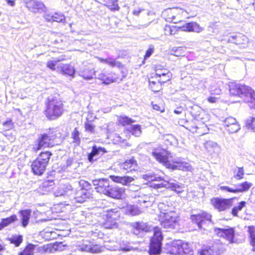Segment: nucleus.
I'll list each match as a JSON object with an SVG mask.
<instances>
[{
    "label": "nucleus",
    "instance_id": "nucleus-1",
    "mask_svg": "<svg viewBox=\"0 0 255 255\" xmlns=\"http://www.w3.org/2000/svg\"><path fill=\"white\" fill-rule=\"evenodd\" d=\"M230 93L233 96L241 98L250 108L255 109V93L250 87L232 83L230 85Z\"/></svg>",
    "mask_w": 255,
    "mask_h": 255
},
{
    "label": "nucleus",
    "instance_id": "nucleus-2",
    "mask_svg": "<svg viewBox=\"0 0 255 255\" xmlns=\"http://www.w3.org/2000/svg\"><path fill=\"white\" fill-rule=\"evenodd\" d=\"M46 105L45 115L49 120L57 119L64 112L63 104L57 98H49Z\"/></svg>",
    "mask_w": 255,
    "mask_h": 255
},
{
    "label": "nucleus",
    "instance_id": "nucleus-3",
    "mask_svg": "<svg viewBox=\"0 0 255 255\" xmlns=\"http://www.w3.org/2000/svg\"><path fill=\"white\" fill-rule=\"evenodd\" d=\"M152 155L160 163L162 164L166 168L172 170H181L183 171H192L193 169L192 167L187 162H182L179 163V165H175L173 163H171L170 161L168 159V157L166 155H163L160 152L156 151H154L152 152Z\"/></svg>",
    "mask_w": 255,
    "mask_h": 255
},
{
    "label": "nucleus",
    "instance_id": "nucleus-4",
    "mask_svg": "<svg viewBox=\"0 0 255 255\" xmlns=\"http://www.w3.org/2000/svg\"><path fill=\"white\" fill-rule=\"evenodd\" d=\"M174 180H165L161 177H155V180L150 183V187L155 189H160L163 188H171L178 192L181 191V186L174 183Z\"/></svg>",
    "mask_w": 255,
    "mask_h": 255
},
{
    "label": "nucleus",
    "instance_id": "nucleus-5",
    "mask_svg": "<svg viewBox=\"0 0 255 255\" xmlns=\"http://www.w3.org/2000/svg\"><path fill=\"white\" fill-rule=\"evenodd\" d=\"M163 236L160 229L158 227L153 229V236L150 240L149 253L153 255H158L161 251L162 241Z\"/></svg>",
    "mask_w": 255,
    "mask_h": 255
},
{
    "label": "nucleus",
    "instance_id": "nucleus-6",
    "mask_svg": "<svg viewBox=\"0 0 255 255\" xmlns=\"http://www.w3.org/2000/svg\"><path fill=\"white\" fill-rule=\"evenodd\" d=\"M188 12L181 8H169L163 11L162 15L167 21L176 23L181 21V14Z\"/></svg>",
    "mask_w": 255,
    "mask_h": 255
},
{
    "label": "nucleus",
    "instance_id": "nucleus-7",
    "mask_svg": "<svg viewBox=\"0 0 255 255\" xmlns=\"http://www.w3.org/2000/svg\"><path fill=\"white\" fill-rule=\"evenodd\" d=\"M55 144L54 139L52 136L47 134H41L33 145V150L35 152L43 148L53 146Z\"/></svg>",
    "mask_w": 255,
    "mask_h": 255
},
{
    "label": "nucleus",
    "instance_id": "nucleus-8",
    "mask_svg": "<svg viewBox=\"0 0 255 255\" xmlns=\"http://www.w3.org/2000/svg\"><path fill=\"white\" fill-rule=\"evenodd\" d=\"M159 217L161 226L165 229H173L178 226L176 214L166 215L164 217L161 214Z\"/></svg>",
    "mask_w": 255,
    "mask_h": 255
},
{
    "label": "nucleus",
    "instance_id": "nucleus-9",
    "mask_svg": "<svg viewBox=\"0 0 255 255\" xmlns=\"http://www.w3.org/2000/svg\"><path fill=\"white\" fill-rule=\"evenodd\" d=\"M234 199H235V198L229 199L214 198L211 200V202L216 209L221 212L230 209L233 205V200Z\"/></svg>",
    "mask_w": 255,
    "mask_h": 255
},
{
    "label": "nucleus",
    "instance_id": "nucleus-10",
    "mask_svg": "<svg viewBox=\"0 0 255 255\" xmlns=\"http://www.w3.org/2000/svg\"><path fill=\"white\" fill-rule=\"evenodd\" d=\"M120 216V209H113L108 211L105 228L112 229L118 227L117 220Z\"/></svg>",
    "mask_w": 255,
    "mask_h": 255
},
{
    "label": "nucleus",
    "instance_id": "nucleus-11",
    "mask_svg": "<svg viewBox=\"0 0 255 255\" xmlns=\"http://www.w3.org/2000/svg\"><path fill=\"white\" fill-rule=\"evenodd\" d=\"M192 221L196 224L199 229L202 228V225L206 222L211 221V215L205 211H200L197 214L191 215Z\"/></svg>",
    "mask_w": 255,
    "mask_h": 255
},
{
    "label": "nucleus",
    "instance_id": "nucleus-12",
    "mask_svg": "<svg viewBox=\"0 0 255 255\" xmlns=\"http://www.w3.org/2000/svg\"><path fill=\"white\" fill-rule=\"evenodd\" d=\"M214 232L218 236L225 238L227 240L229 241L230 244L235 242V231L233 228H215Z\"/></svg>",
    "mask_w": 255,
    "mask_h": 255
},
{
    "label": "nucleus",
    "instance_id": "nucleus-13",
    "mask_svg": "<svg viewBox=\"0 0 255 255\" xmlns=\"http://www.w3.org/2000/svg\"><path fill=\"white\" fill-rule=\"evenodd\" d=\"M97 192L105 195L110 188V184L109 180L105 178H101L92 181Z\"/></svg>",
    "mask_w": 255,
    "mask_h": 255
},
{
    "label": "nucleus",
    "instance_id": "nucleus-14",
    "mask_svg": "<svg viewBox=\"0 0 255 255\" xmlns=\"http://www.w3.org/2000/svg\"><path fill=\"white\" fill-rule=\"evenodd\" d=\"M223 122L225 128L230 133H235L240 129V125L232 117L227 118Z\"/></svg>",
    "mask_w": 255,
    "mask_h": 255
},
{
    "label": "nucleus",
    "instance_id": "nucleus-15",
    "mask_svg": "<svg viewBox=\"0 0 255 255\" xmlns=\"http://www.w3.org/2000/svg\"><path fill=\"white\" fill-rule=\"evenodd\" d=\"M47 164L45 162H42L36 159L31 164V169L33 173L35 175H41L45 170Z\"/></svg>",
    "mask_w": 255,
    "mask_h": 255
},
{
    "label": "nucleus",
    "instance_id": "nucleus-16",
    "mask_svg": "<svg viewBox=\"0 0 255 255\" xmlns=\"http://www.w3.org/2000/svg\"><path fill=\"white\" fill-rule=\"evenodd\" d=\"M181 245V240L174 241L170 243H168L166 245L167 252L173 255H180Z\"/></svg>",
    "mask_w": 255,
    "mask_h": 255
},
{
    "label": "nucleus",
    "instance_id": "nucleus-17",
    "mask_svg": "<svg viewBox=\"0 0 255 255\" xmlns=\"http://www.w3.org/2000/svg\"><path fill=\"white\" fill-rule=\"evenodd\" d=\"M137 166L136 161L133 158L126 160L125 162L120 164V168L126 172L135 170Z\"/></svg>",
    "mask_w": 255,
    "mask_h": 255
},
{
    "label": "nucleus",
    "instance_id": "nucleus-18",
    "mask_svg": "<svg viewBox=\"0 0 255 255\" xmlns=\"http://www.w3.org/2000/svg\"><path fill=\"white\" fill-rule=\"evenodd\" d=\"M57 70L63 75L70 76H73L75 72L74 67L68 64H59L57 66Z\"/></svg>",
    "mask_w": 255,
    "mask_h": 255
},
{
    "label": "nucleus",
    "instance_id": "nucleus-19",
    "mask_svg": "<svg viewBox=\"0 0 255 255\" xmlns=\"http://www.w3.org/2000/svg\"><path fill=\"white\" fill-rule=\"evenodd\" d=\"M124 190L123 188L117 186H110L107 193L105 195L113 198L120 199L122 197Z\"/></svg>",
    "mask_w": 255,
    "mask_h": 255
},
{
    "label": "nucleus",
    "instance_id": "nucleus-20",
    "mask_svg": "<svg viewBox=\"0 0 255 255\" xmlns=\"http://www.w3.org/2000/svg\"><path fill=\"white\" fill-rule=\"evenodd\" d=\"M183 31L188 32H200L203 30V28L201 27L197 22H191L185 23L181 27Z\"/></svg>",
    "mask_w": 255,
    "mask_h": 255
},
{
    "label": "nucleus",
    "instance_id": "nucleus-21",
    "mask_svg": "<svg viewBox=\"0 0 255 255\" xmlns=\"http://www.w3.org/2000/svg\"><path fill=\"white\" fill-rule=\"evenodd\" d=\"M105 152L107 151L105 148L94 145L92 147V151L88 155V159L90 162H93L97 159V156L101 154V153L102 154Z\"/></svg>",
    "mask_w": 255,
    "mask_h": 255
},
{
    "label": "nucleus",
    "instance_id": "nucleus-22",
    "mask_svg": "<svg viewBox=\"0 0 255 255\" xmlns=\"http://www.w3.org/2000/svg\"><path fill=\"white\" fill-rule=\"evenodd\" d=\"M91 197L90 192L87 191L85 189H80L76 191L74 194V198L77 202L83 203L87 199Z\"/></svg>",
    "mask_w": 255,
    "mask_h": 255
},
{
    "label": "nucleus",
    "instance_id": "nucleus-23",
    "mask_svg": "<svg viewBox=\"0 0 255 255\" xmlns=\"http://www.w3.org/2000/svg\"><path fill=\"white\" fill-rule=\"evenodd\" d=\"M111 179L115 182L121 183L123 185L128 186L134 180V179L130 176H119L111 175Z\"/></svg>",
    "mask_w": 255,
    "mask_h": 255
},
{
    "label": "nucleus",
    "instance_id": "nucleus-24",
    "mask_svg": "<svg viewBox=\"0 0 255 255\" xmlns=\"http://www.w3.org/2000/svg\"><path fill=\"white\" fill-rule=\"evenodd\" d=\"M158 208L160 211V214H162V217H164L166 215L176 214L174 211V208L172 206H169L168 204L164 203H160L158 205Z\"/></svg>",
    "mask_w": 255,
    "mask_h": 255
},
{
    "label": "nucleus",
    "instance_id": "nucleus-25",
    "mask_svg": "<svg viewBox=\"0 0 255 255\" xmlns=\"http://www.w3.org/2000/svg\"><path fill=\"white\" fill-rule=\"evenodd\" d=\"M72 192V188L70 185L60 186L55 192L56 196H69Z\"/></svg>",
    "mask_w": 255,
    "mask_h": 255
},
{
    "label": "nucleus",
    "instance_id": "nucleus-26",
    "mask_svg": "<svg viewBox=\"0 0 255 255\" xmlns=\"http://www.w3.org/2000/svg\"><path fill=\"white\" fill-rule=\"evenodd\" d=\"M19 214L20 215L22 227H26L28 224L31 216V211L29 209L20 210L19 211Z\"/></svg>",
    "mask_w": 255,
    "mask_h": 255
},
{
    "label": "nucleus",
    "instance_id": "nucleus-27",
    "mask_svg": "<svg viewBox=\"0 0 255 255\" xmlns=\"http://www.w3.org/2000/svg\"><path fill=\"white\" fill-rule=\"evenodd\" d=\"M155 78L158 79V82L161 84L170 79L171 74L167 69L163 70V73H160V71L158 70L157 72V76L155 77Z\"/></svg>",
    "mask_w": 255,
    "mask_h": 255
},
{
    "label": "nucleus",
    "instance_id": "nucleus-28",
    "mask_svg": "<svg viewBox=\"0 0 255 255\" xmlns=\"http://www.w3.org/2000/svg\"><path fill=\"white\" fill-rule=\"evenodd\" d=\"M17 220V218L15 215H13L9 217L2 219L0 223V230H1L3 228L14 222Z\"/></svg>",
    "mask_w": 255,
    "mask_h": 255
},
{
    "label": "nucleus",
    "instance_id": "nucleus-29",
    "mask_svg": "<svg viewBox=\"0 0 255 255\" xmlns=\"http://www.w3.org/2000/svg\"><path fill=\"white\" fill-rule=\"evenodd\" d=\"M97 78L100 79L103 82L106 84H109L111 83L116 81V78H114L110 74H106L104 73H102L98 74Z\"/></svg>",
    "mask_w": 255,
    "mask_h": 255
},
{
    "label": "nucleus",
    "instance_id": "nucleus-30",
    "mask_svg": "<svg viewBox=\"0 0 255 255\" xmlns=\"http://www.w3.org/2000/svg\"><path fill=\"white\" fill-rule=\"evenodd\" d=\"M193 251L187 243H184L182 241L180 255H192Z\"/></svg>",
    "mask_w": 255,
    "mask_h": 255
},
{
    "label": "nucleus",
    "instance_id": "nucleus-31",
    "mask_svg": "<svg viewBox=\"0 0 255 255\" xmlns=\"http://www.w3.org/2000/svg\"><path fill=\"white\" fill-rule=\"evenodd\" d=\"M81 76L84 79H92L94 75L96 76V72L93 68H85L81 72Z\"/></svg>",
    "mask_w": 255,
    "mask_h": 255
},
{
    "label": "nucleus",
    "instance_id": "nucleus-32",
    "mask_svg": "<svg viewBox=\"0 0 255 255\" xmlns=\"http://www.w3.org/2000/svg\"><path fill=\"white\" fill-rule=\"evenodd\" d=\"M186 52V48L183 47H174L170 50L171 55L179 57L184 56Z\"/></svg>",
    "mask_w": 255,
    "mask_h": 255
},
{
    "label": "nucleus",
    "instance_id": "nucleus-33",
    "mask_svg": "<svg viewBox=\"0 0 255 255\" xmlns=\"http://www.w3.org/2000/svg\"><path fill=\"white\" fill-rule=\"evenodd\" d=\"M34 3L32 4V8H27L30 11L32 12L36 13L43 10L45 7L44 4L41 1L35 0L33 1Z\"/></svg>",
    "mask_w": 255,
    "mask_h": 255
},
{
    "label": "nucleus",
    "instance_id": "nucleus-34",
    "mask_svg": "<svg viewBox=\"0 0 255 255\" xmlns=\"http://www.w3.org/2000/svg\"><path fill=\"white\" fill-rule=\"evenodd\" d=\"M237 193L243 192L248 191L252 186V183L245 181L244 183L235 185Z\"/></svg>",
    "mask_w": 255,
    "mask_h": 255
},
{
    "label": "nucleus",
    "instance_id": "nucleus-35",
    "mask_svg": "<svg viewBox=\"0 0 255 255\" xmlns=\"http://www.w3.org/2000/svg\"><path fill=\"white\" fill-rule=\"evenodd\" d=\"M77 163L75 159L73 158H69L63 168L64 170L69 171L72 169H76L77 167Z\"/></svg>",
    "mask_w": 255,
    "mask_h": 255
},
{
    "label": "nucleus",
    "instance_id": "nucleus-36",
    "mask_svg": "<svg viewBox=\"0 0 255 255\" xmlns=\"http://www.w3.org/2000/svg\"><path fill=\"white\" fill-rule=\"evenodd\" d=\"M105 5L112 11L119 10L120 6L118 4V0H105Z\"/></svg>",
    "mask_w": 255,
    "mask_h": 255
},
{
    "label": "nucleus",
    "instance_id": "nucleus-37",
    "mask_svg": "<svg viewBox=\"0 0 255 255\" xmlns=\"http://www.w3.org/2000/svg\"><path fill=\"white\" fill-rule=\"evenodd\" d=\"M8 240L10 244L14 245L16 247H18L22 242L23 238L21 235H14Z\"/></svg>",
    "mask_w": 255,
    "mask_h": 255
},
{
    "label": "nucleus",
    "instance_id": "nucleus-38",
    "mask_svg": "<svg viewBox=\"0 0 255 255\" xmlns=\"http://www.w3.org/2000/svg\"><path fill=\"white\" fill-rule=\"evenodd\" d=\"M35 246L31 244H28L24 250L19 253V255H34V251Z\"/></svg>",
    "mask_w": 255,
    "mask_h": 255
},
{
    "label": "nucleus",
    "instance_id": "nucleus-39",
    "mask_svg": "<svg viewBox=\"0 0 255 255\" xmlns=\"http://www.w3.org/2000/svg\"><path fill=\"white\" fill-rule=\"evenodd\" d=\"M126 213L131 216H136L141 213V211L136 206L130 205L127 207Z\"/></svg>",
    "mask_w": 255,
    "mask_h": 255
},
{
    "label": "nucleus",
    "instance_id": "nucleus-40",
    "mask_svg": "<svg viewBox=\"0 0 255 255\" xmlns=\"http://www.w3.org/2000/svg\"><path fill=\"white\" fill-rule=\"evenodd\" d=\"M153 78L149 79V86L151 90L154 92L159 91L161 87V84L158 82V79H157V82L155 81L152 80Z\"/></svg>",
    "mask_w": 255,
    "mask_h": 255
},
{
    "label": "nucleus",
    "instance_id": "nucleus-41",
    "mask_svg": "<svg viewBox=\"0 0 255 255\" xmlns=\"http://www.w3.org/2000/svg\"><path fill=\"white\" fill-rule=\"evenodd\" d=\"M247 202L243 201L240 202L238 205L235 206L232 210V214L234 216H238V213L239 211H241L244 207L246 206Z\"/></svg>",
    "mask_w": 255,
    "mask_h": 255
},
{
    "label": "nucleus",
    "instance_id": "nucleus-42",
    "mask_svg": "<svg viewBox=\"0 0 255 255\" xmlns=\"http://www.w3.org/2000/svg\"><path fill=\"white\" fill-rule=\"evenodd\" d=\"M51 155V153L49 151L41 152L37 159L39 160L42 162H45V164H48Z\"/></svg>",
    "mask_w": 255,
    "mask_h": 255
},
{
    "label": "nucleus",
    "instance_id": "nucleus-43",
    "mask_svg": "<svg viewBox=\"0 0 255 255\" xmlns=\"http://www.w3.org/2000/svg\"><path fill=\"white\" fill-rule=\"evenodd\" d=\"M63 58H55L54 59L50 60L47 61L46 66L48 68H50L52 70H56V66L57 65V63L62 61Z\"/></svg>",
    "mask_w": 255,
    "mask_h": 255
},
{
    "label": "nucleus",
    "instance_id": "nucleus-44",
    "mask_svg": "<svg viewBox=\"0 0 255 255\" xmlns=\"http://www.w3.org/2000/svg\"><path fill=\"white\" fill-rule=\"evenodd\" d=\"M100 60L103 63H106L112 67H118L120 65V63L116 61L115 59L112 58L103 59L100 58Z\"/></svg>",
    "mask_w": 255,
    "mask_h": 255
},
{
    "label": "nucleus",
    "instance_id": "nucleus-45",
    "mask_svg": "<svg viewBox=\"0 0 255 255\" xmlns=\"http://www.w3.org/2000/svg\"><path fill=\"white\" fill-rule=\"evenodd\" d=\"M248 232L250 234V243L252 246H255V226H249Z\"/></svg>",
    "mask_w": 255,
    "mask_h": 255
},
{
    "label": "nucleus",
    "instance_id": "nucleus-46",
    "mask_svg": "<svg viewBox=\"0 0 255 255\" xmlns=\"http://www.w3.org/2000/svg\"><path fill=\"white\" fill-rule=\"evenodd\" d=\"M154 201V199L153 196L144 194L143 196V207H147L151 206Z\"/></svg>",
    "mask_w": 255,
    "mask_h": 255
},
{
    "label": "nucleus",
    "instance_id": "nucleus-47",
    "mask_svg": "<svg viewBox=\"0 0 255 255\" xmlns=\"http://www.w3.org/2000/svg\"><path fill=\"white\" fill-rule=\"evenodd\" d=\"M134 226L135 227H138V229L142 232H148L149 230V227H148L146 223H144L142 222H134Z\"/></svg>",
    "mask_w": 255,
    "mask_h": 255
},
{
    "label": "nucleus",
    "instance_id": "nucleus-48",
    "mask_svg": "<svg viewBox=\"0 0 255 255\" xmlns=\"http://www.w3.org/2000/svg\"><path fill=\"white\" fill-rule=\"evenodd\" d=\"M205 147L209 150H215L219 148L217 143L213 141L209 140L205 143Z\"/></svg>",
    "mask_w": 255,
    "mask_h": 255
},
{
    "label": "nucleus",
    "instance_id": "nucleus-49",
    "mask_svg": "<svg viewBox=\"0 0 255 255\" xmlns=\"http://www.w3.org/2000/svg\"><path fill=\"white\" fill-rule=\"evenodd\" d=\"M144 194L140 192H136L135 193L134 198L135 199V202L139 205L143 206V196Z\"/></svg>",
    "mask_w": 255,
    "mask_h": 255
},
{
    "label": "nucleus",
    "instance_id": "nucleus-50",
    "mask_svg": "<svg viewBox=\"0 0 255 255\" xmlns=\"http://www.w3.org/2000/svg\"><path fill=\"white\" fill-rule=\"evenodd\" d=\"M119 122L120 124L122 125L123 126H126L129 125L132 123L134 122V121H133L131 119L126 117H121L119 119Z\"/></svg>",
    "mask_w": 255,
    "mask_h": 255
},
{
    "label": "nucleus",
    "instance_id": "nucleus-51",
    "mask_svg": "<svg viewBox=\"0 0 255 255\" xmlns=\"http://www.w3.org/2000/svg\"><path fill=\"white\" fill-rule=\"evenodd\" d=\"M130 131L135 136H139L141 133L140 126L138 125H133L131 127Z\"/></svg>",
    "mask_w": 255,
    "mask_h": 255
},
{
    "label": "nucleus",
    "instance_id": "nucleus-52",
    "mask_svg": "<svg viewBox=\"0 0 255 255\" xmlns=\"http://www.w3.org/2000/svg\"><path fill=\"white\" fill-rule=\"evenodd\" d=\"M91 245L92 243L91 242L85 241L79 246V249L82 251L90 252L91 249Z\"/></svg>",
    "mask_w": 255,
    "mask_h": 255
},
{
    "label": "nucleus",
    "instance_id": "nucleus-53",
    "mask_svg": "<svg viewBox=\"0 0 255 255\" xmlns=\"http://www.w3.org/2000/svg\"><path fill=\"white\" fill-rule=\"evenodd\" d=\"M246 126L249 129L254 130L255 128V118L251 117L246 120Z\"/></svg>",
    "mask_w": 255,
    "mask_h": 255
},
{
    "label": "nucleus",
    "instance_id": "nucleus-54",
    "mask_svg": "<svg viewBox=\"0 0 255 255\" xmlns=\"http://www.w3.org/2000/svg\"><path fill=\"white\" fill-rule=\"evenodd\" d=\"M165 139L168 141L171 145H177L178 144L177 138L172 134H168L165 136Z\"/></svg>",
    "mask_w": 255,
    "mask_h": 255
},
{
    "label": "nucleus",
    "instance_id": "nucleus-55",
    "mask_svg": "<svg viewBox=\"0 0 255 255\" xmlns=\"http://www.w3.org/2000/svg\"><path fill=\"white\" fill-rule=\"evenodd\" d=\"M65 17L61 13H55L53 16V21L58 22H63L65 21Z\"/></svg>",
    "mask_w": 255,
    "mask_h": 255
},
{
    "label": "nucleus",
    "instance_id": "nucleus-56",
    "mask_svg": "<svg viewBox=\"0 0 255 255\" xmlns=\"http://www.w3.org/2000/svg\"><path fill=\"white\" fill-rule=\"evenodd\" d=\"M72 137L73 139V142L79 144L80 142V138L79 137V132L77 128H75L72 133Z\"/></svg>",
    "mask_w": 255,
    "mask_h": 255
},
{
    "label": "nucleus",
    "instance_id": "nucleus-57",
    "mask_svg": "<svg viewBox=\"0 0 255 255\" xmlns=\"http://www.w3.org/2000/svg\"><path fill=\"white\" fill-rule=\"evenodd\" d=\"M244 175V170L243 167H238L237 173L234 175V177L237 180H241L243 178Z\"/></svg>",
    "mask_w": 255,
    "mask_h": 255
},
{
    "label": "nucleus",
    "instance_id": "nucleus-58",
    "mask_svg": "<svg viewBox=\"0 0 255 255\" xmlns=\"http://www.w3.org/2000/svg\"><path fill=\"white\" fill-rule=\"evenodd\" d=\"M79 184L81 186L80 189H85L87 191H88L91 188V184L85 180L80 181Z\"/></svg>",
    "mask_w": 255,
    "mask_h": 255
},
{
    "label": "nucleus",
    "instance_id": "nucleus-59",
    "mask_svg": "<svg viewBox=\"0 0 255 255\" xmlns=\"http://www.w3.org/2000/svg\"><path fill=\"white\" fill-rule=\"evenodd\" d=\"M102 247L100 246L92 244L90 252L92 253H100L102 252Z\"/></svg>",
    "mask_w": 255,
    "mask_h": 255
},
{
    "label": "nucleus",
    "instance_id": "nucleus-60",
    "mask_svg": "<svg viewBox=\"0 0 255 255\" xmlns=\"http://www.w3.org/2000/svg\"><path fill=\"white\" fill-rule=\"evenodd\" d=\"M3 125L6 130H9L12 128L13 124L11 120L9 119L3 123Z\"/></svg>",
    "mask_w": 255,
    "mask_h": 255
},
{
    "label": "nucleus",
    "instance_id": "nucleus-61",
    "mask_svg": "<svg viewBox=\"0 0 255 255\" xmlns=\"http://www.w3.org/2000/svg\"><path fill=\"white\" fill-rule=\"evenodd\" d=\"M142 178L148 181H151L152 182L155 180V176L151 174H146L142 175Z\"/></svg>",
    "mask_w": 255,
    "mask_h": 255
},
{
    "label": "nucleus",
    "instance_id": "nucleus-62",
    "mask_svg": "<svg viewBox=\"0 0 255 255\" xmlns=\"http://www.w3.org/2000/svg\"><path fill=\"white\" fill-rule=\"evenodd\" d=\"M220 189L222 191H226L229 192L237 193L236 188H230L228 186H222L220 187Z\"/></svg>",
    "mask_w": 255,
    "mask_h": 255
},
{
    "label": "nucleus",
    "instance_id": "nucleus-63",
    "mask_svg": "<svg viewBox=\"0 0 255 255\" xmlns=\"http://www.w3.org/2000/svg\"><path fill=\"white\" fill-rule=\"evenodd\" d=\"M165 33L166 35H173L175 34L174 30L170 26L166 25L164 28Z\"/></svg>",
    "mask_w": 255,
    "mask_h": 255
},
{
    "label": "nucleus",
    "instance_id": "nucleus-64",
    "mask_svg": "<svg viewBox=\"0 0 255 255\" xmlns=\"http://www.w3.org/2000/svg\"><path fill=\"white\" fill-rule=\"evenodd\" d=\"M114 140L119 144L124 143L126 141L125 139H123V138L118 134L115 135Z\"/></svg>",
    "mask_w": 255,
    "mask_h": 255
}]
</instances>
